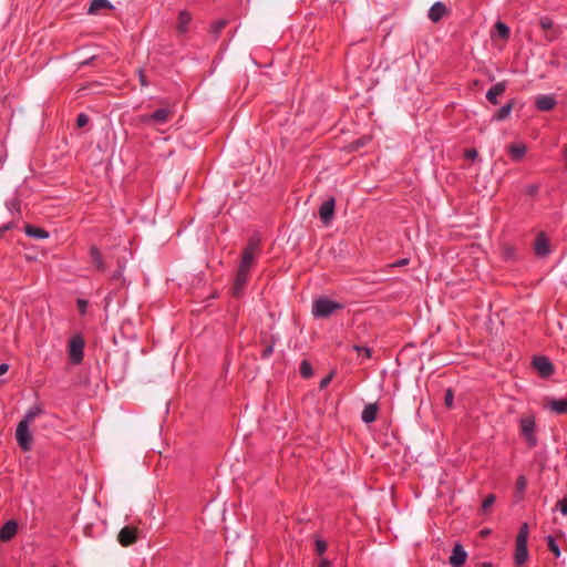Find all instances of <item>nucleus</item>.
Listing matches in <instances>:
<instances>
[{
	"label": "nucleus",
	"mask_w": 567,
	"mask_h": 567,
	"mask_svg": "<svg viewBox=\"0 0 567 567\" xmlns=\"http://www.w3.org/2000/svg\"><path fill=\"white\" fill-rule=\"evenodd\" d=\"M494 502H495V496H494V495H488V496L484 499V502H483V504H482V509H483L484 512H485V511H487V509L493 505V503H494Z\"/></svg>",
	"instance_id": "ea45409f"
},
{
	"label": "nucleus",
	"mask_w": 567,
	"mask_h": 567,
	"mask_svg": "<svg viewBox=\"0 0 567 567\" xmlns=\"http://www.w3.org/2000/svg\"><path fill=\"white\" fill-rule=\"evenodd\" d=\"M516 486H517V489L519 492H524L525 491V488L527 486V481H526V477L524 475L518 476L517 482H516Z\"/></svg>",
	"instance_id": "4c0bfd02"
},
{
	"label": "nucleus",
	"mask_w": 567,
	"mask_h": 567,
	"mask_svg": "<svg viewBox=\"0 0 567 567\" xmlns=\"http://www.w3.org/2000/svg\"><path fill=\"white\" fill-rule=\"evenodd\" d=\"M8 370H9V364H7V363H1V364H0V377H1L2 374L7 373V372H8Z\"/></svg>",
	"instance_id": "864d4df0"
},
{
	"label": "nucleus",
	"mask_w": 567,
	"mask_h": 567,
	"mask_svg": "<svg viewBox=\"0 0 567 567\" xmlns=\"http://www.w3.org/2000/svg\"><path fill=\"white\" fill-rule=\"evenodd\" d=\"M519 431L529 447H535L538 444L536 435V419L535 415L528 414L522 416L518 421Z\"/></svg>",
	"instance_id": "f257e3e1"
},
{
	"label": "nucleus",
	"mask_w": 567,
	"mask_h": 567,
	"mask_svg": "<svg viewBox=\"0 0 567 567\" xmlns=\"http://www.w3.org/2000/svg\"><path fill=\"white\" fill-rule=\"evenodd\" d=\"M243 251L245 254H249V255L256 257V255L259 251V239L256 237L250 238L247 246L244 248Z\"/></svg>",
	"instance_id": "bb28decb"
},
{
	"label": "nucleus",
	"mask_w": 567,
	"mask_h": 567,
	"mask_svg": "<svg viewBox=\"0 0 567 567\" xmlns=\"http://www.w3.org/2000/svg\"><path fill=\"white\" fill-rule=\"evenodd\" d=\"M42 413L41 408L34 405L31 406L27 413L24 414L23 419L20 421V423H24L27 425H31L32 421Z\"/></svg>",
	"instance_id": "b1692460"
},
{
	"label": "nucleus",
	"mask_w": 567,
	"mask_h": 567,
	"mask_svg": "<svg viewBox=\"0 0 567 567\" xmlns=\"http://www.w3.org/2000/svg\"><path fill=\"white\" fill-rule=\"evenodd\" d=\"M499 38L506 40L509 37V28L502 21H497L494 25Z\"/></svg>",
	"instance_id": "cd10ccee"
},
{
	"label": "nucleus",
	"mask_w": 567,
	"mask_h": 567,
	"mask_svg": "<svg viewBox=\"0 0 567 567\" xmlns=\"http://www.w3.org/2000/svg\"><path fill=\"white\" fill-rule=\"evenodd\" d=\"M315 545H316V550H317L319 556H322L324 554V551L327 550V548H328L327 543L323 539H320V538H317L315 540Z\"/></svg>",
	"instance_id": "72a5a7b5"
},
{
	"label": "nucleus",
	"mask_w": 567,
	"mask_h": 567,
	"mask_svg": "<svg viewBox=\"0 0 567 567\" xmlns=\"http://www.w3.org/2000/svg\"><path fill=\"white\" fill-rule=\"evenodd\" d=\"M537 192V186L532 185L528 187V194H535Z\"/></svg>",
	"instance_id": "5fc2aeb1"
},
{
	"label": "nucleus",
	"mask_w": 567,
	"mask_h": 567,
	"mask_svg": "<svg viewBox=\"0 0 567 567\" xmlns=\"http://www.w3.org/2000/svg\"><path fill=\"white\" fill-rule=\"evenodd\" d=\"M484 567H491V565L489 564H484Z\"/></svg>",
	"instance_id": "6e6d98bb"
},
{
	"label": "nucleus",
	"mask_w": 567,
	"mask_h": 567,
	"mask_svg": "<svg viewBox=\"0 0 567 567\" xmlns=\"http://www.w3.org/2000/svg\"><path fill=\"white\" fill-rule=\"evenodd\" d=\"M339 309H342V305L327 297L318 298L312 303V315L315 318H328Z\"/></svg>",
	"instance_id": "f03ea898"
},
{
	"label": "nucleus",
	"mask_w": 567,
	"mask_h": 567,
	"mask_svg": "<svg viewBox=\"0 0 567 567\" xmlns=\"http://www.w3.org/2000/svg\"><path fill=\"white\" fill-rule=\"evenodd\" d=\"M123 275V268L120 267L116 271H114L113 276H112V279L113 280H118Z\"/></svg>",
	"instance_id": "3c124183"
},
{
	"label": "nucleus",
	"mask_w": 567,
	"mask_h": 567,
	"mask_svg": "<svg viewBox=\"0 0 567 567\" xmlns=\"http://www.w3.org/2000/svg\"><path fill=\"white\" fill-rule=\"evenodd\" d=\"M272 351H274L272 346L267 347V348L264 350L262 357H264V358H268V357L272 353Z\"/></svg>",
	"instance_id": "603ef678"
},
{
	"label": "nucleus",
	"mask_w": 567,
	"mask_h": 567,
	"mask_svg": "<svg viewBox=\"0 0 567 567\" xmlns=\"http://www.w3.org/2000/svg\"><path fill=\"white\" fill-rule=\"evenodd\" d=\"M332 378H333V373H330V374L326 375L324 378H322L319 383V388L320 389L327 388L329 385V383L331 382Z\"/></svg>",
	"instance_id": "37998d69"
},
{
	"label": "nucleus",
	"mask_w": 567,
	"mask_h": 567,
	"mask_svg": "<svg viewBox=\"0 0 567 567\" xmlns=\"http://www.w3.org/2000/svg\"><path fill=\"white\" fill-rule=\"evenodd\" d=\"M243 251L245 254H249V255L256 257V255L259 251V239L256 237L250 238L247 246L244 248Z\"/></svg>",
	"instance_id": "a878e982"
},
{
	"label": "nucleus",
	"mask_w": 567,
	"mask_h": 567,
	"mask_svg": "<svg viewBox=\"0 0 567 567\" xmlns=\"http://www.w3.org/2000/svg\"><path fill=\"white\" fill-rule=\"evenodd\" d=\"M299 371L301 377L305 379H309L313 374V369L307 360L301 361Z\"/></svg>",
	"instance_id": "c756f323"
},
{
	"label": "nucleus",
	"mask_w": 567,
	"mask_h": 567,
	"mask_svg": "<svg viewBox=\"0 0 567 567\" xmlns=\"http://www.w3.org/2000/svg\"><path fill=\"white\" fill-rule=\"evenodd\" d=\"M506 90L505 82H498L493 85L486 93V99L494 105L498 103L497 96L502 95Z\"/></svg>",
	"instance_id": "2eb2a0df"
},
{
	"label": "nucleus",
	"mask_w": 567,
	"mask_h": 567,
	"mask_svg": "<svg viewBox=\"0 0 567 567\" xmlns=\"http://www.w3.org/2000/svg\"><path fill=\"white\" fill-rule=\"evenodd\" d=\"M408 264H409V259L402 258V259L395 261L392 266L393 267H403V266H406Z\"/></svg>",
	"instance_id": "8fccbe9b"
},
{
	"label": "nucleus",
	"mask_w": 567,
	"mask_h": 567,
	"mask_svg": "<svg viewBox=\"0 0 567 567\" xmlns=\"http://www.w3.org/2000/svg\"><path fill=\"white\" fill-rule=\"evenodd\" d=\"M378 406L375 403H371L364 406L361 419L364 423L369 424L377 419Z\"/></svg>",
	"instance_id": "6ab92c4d"
},
{
	"label": "nucleus",
	"mask_w": 567,
	"mask_h": 567,
	"mask_svg": "<svg viewBox=\"0 0 567 567\" xmlns=\"http://www.w3.org/2000/svg\"><path fill=\"white\" fill-rule=\"evenodd\" d=\"M336 200L333 197L324 200L319 208V216L324 225H329L334 217Z\"/></svg>",
	"instance_id": "423d86ee"
},
{
	"label": "nucleus",
	"mask_w": 567,
	"mask_h": 567,
	"mask_svg": "<svg viewBox=\"0 0 567 567\" xmlns=\"http://www.w3.org/2000/svg\"><path fill=\"white\" fill-rule=\"evenodd\" d=\"M539 24L544 30H549L553 27V21L551 19L544 17L539 20Z\"/></svg>",
	"instance_id": "79ce46f5"
},
{
	"label": "nucleus",
	"mask_w": 567,
	"mask_h": 567,
	"mask_svg": "<svg viewBox=\"0 0 567 567\" xmlns=\"http://www.w3.org/2000/svg\"><path fill=\"white\" fill-rule=\"evenodd\" d=\"M173 112L167 107H161L157 109L155 112L152 113V118L154 124L162 125L169 121L172 117Z\"/></svg>",
	"instance_id": "dca6fc26"
},
{
	"label": "nucleus",
	"mask_w": 567,
	"mask_h": 567,
	"mask_svg": "<svg viewBox=\"0 0 567 567\" xmlns=\"http://www.w3.org/2000/svg\"><path fill=\"white\" fill-rule=\"evenodd\" d=\"M453 400H454L453 391L451 389H447L445 392V398H444L445 405L451 408L453 405Z\"/></svg>",
	"instance_id": "58836bf2"
},
{
	"label": "nucleus",
	"mask_w": 567,
	"mask_h": 567,
	"mask_svg": "<svg viewBox=\"0 0 567 567\" xmlns=\"http://www.w3.org/2000/svg\"><path fill=\"white\" fill-rule=\"evenodd\" d=\"M534 250L538 257H546L550 252L549 243L544 233L536 236Z\"/></svg>",
	"instance_id": "6e6552de"
},
{
	"label": "nucleus",
	"mask_w": 567,
	"mask_h": 567,
	"mask_svg": "<svg viewBox=\"0 0 567 567\" xmlns=\"http://www.w3.org/2000/svg\"><path fill=\"white\" fill-rule=\"evenodd\" d=\"M547 539V546H548V549L556 556V557H559L560 556V548L556 542V539L553 537V536H547L546 537Z\"/></svg>",
	"instance_id": "7c9ffc66"
},
{
	"label": "nucleus",
	"mask_w": 567,
	"mask_h": 567,
	"mask_svg": "<svg viewBox=\"0 0 567 567\" xmlns=\"http://www.w3.org/2000/svg\"><path fill=\"white\" fill-rule=\"evenodd\" d=\"M478 156V153L474 148H470L465 151V157L468 159H475Z\"/></svg>",
	"instance_id": "a18cd8bd"
},
{
	"label": "nucleus",
	"mask_w": 567,
	"mask_h": 567,
	"mask_svg": "<svg viewBox=\"0 0 567 567\" xmlns=\"http://www.w3.org/2000/svg\"><path fill=\"white\" fill-rule=\"evenodd\" d=\"M446 6L441 1H436L430 8L427 17L432 22L436 23L446 14Z\"/></svg>",
	"instance_id": "f8f14e48"
},
{
	"label": "nucleus",
	"mask_w": 567,
	"mask_h": 567,
	"mask_svg": "<svg viewBox=\"0 0 567 567\" xmlns=\"http://www.w3.org/2000/svg\"><path fill=\"white\" fill-rule=\"evenodd\" d=\"M528 558L527 543L516 542L514 560L517 566H522Z\"/></svg>",
	"instance_id": "4468645a"
},
{
	"label": "nucleus",
	"mask_w": 567,
	"mask_h": 567,
	"mask_svg": "<svg viewBox=\"0 0 567 567\" xmlns=\"http://www.w3.org/2000/svg\"><path fill=\"white\" fill-rule=\"evenodd\" d=\"M6 208L10 212L11 215H20L21 210V200L19 197L14 196L6 200Z\"/></svg>",
	"instance_id": "5701e85b"
},
{
	"label": "nucleus",
	"mask_w": 567,
	"mask_h": 567,
	"mask_svg": "<svg viewBox=\"0 0 567 567\" xmlns=\"http://www.w3.org/2000/svg\"><path fill=\"white\" fill-rule=\"evenodd\" d=\"M226 24H227V21L225 19H220V20L216 21L212 27V32L217 37L223 31V29L226 27Z\"/></svg>",
	"instance_id": "473e14b6"
},
{
	"label": "nucleus",
	"mask_w": 567,
	"mask_h": 567,
	"mask_svg": "<svg viewBox=\"0 0 567 567\" xmlns=\"http://www.w3.org/2000/svg\"><path fill=\"white\" fill-rule=\"evenodd\" d=\"M13 227H14L13 221L7 223L0 227V233L4 234V233L11 230Z\"/></svg>",
	"instance_id": "49530a36"
},
{
	"label": "nucleus",
	"mask_w": 567,
	"mask_h": 567,
	"mask_svg": "<svg viewBox=\"0 0 567 567\" xmlns=\"http://www.w3.org/2000/svg\"><path fill=\"white\" fill-rule=\"evenodd\" d=\"M190 21L192 14L186 10L181 11L178 14L177 32L179 34L186 33L188 31V25Z\"/></svg>",
	"instance_id": "f3484780"
},
{
	"label": "nucleus",
	"mask_w": 567,
	"mask_h": 567,
	"mask_svg": "<svg viewBox=\"0 0 567 567\" xmlns=\"http://www.w3.org/2000/svg\"><path fill=\"white\" fill-rule=\"evenodd\" d=\"M557 508L559 509L561 515H567V495L563 497L560 501H558Z\"/></svg>",
	"instance_id": "c9c22d12"
},
{
	"label": "nucleus",
	"mask_w": 567,
	"mask_h": 567,
	"mask_svg": "<svg viewBox=\"0 0 567 567\" xmlns=\"http://www.w3.org/2000/svg\"><path fill=\"white\" fill-rule=\"evenodd\" d=\"M84 340L81 336H74L69 342V355L74 364H79L83 360Z\"/></svg>",
	"instance_id": "7ed1b4c3"
},
{
	"label": "nucleus",
	"mask_w": 567,
	"mask_h": 567,
	"mask_svg": "<svg viewBox=\"0 0 567 567\" xmlns=\"http://www.w3.org/2000/svg\"><path fill=\"white\" fill-rule=\"evenodd\" d=\"M90 258H91V262L95 269H97L100 271H105L104 260H103L101 251L99 250L97 247H95V246L91 247Z\"/></svg>",
	"instance_id": "a211bd4d"
},
{
	"label": "nucleus",
	"mask_w": 567,
	"mask_h": 567,
	"mask_svg": "<svg viewBox=\"0 0 567 567\" xmlns=\"http://www.w3.org/2000/svg\"><path fill=\"white\" fill-rule=\"evenodd\" d=\"M111 8H113V6L109 0H92L87 12L90 14H96L104 9H111Z\"/></svg>",
	"instance_id": "412c9836"
},
{
	"label": "nucleus",
	"mask_w": 567,
	"mask_h": 567,
	"mask_svg": "<svg viewBox=\"0 0 567 567\" xmlns=\"http://www.w3.org/2000/svg\"><path fill=\"white\" fill-rule=\"evenodd\" d=\"M16 440L22 451L28 452L31 449L32 436L30 433V425L20 423L16 430Z\"/></svg>",
	"instance_id": "20e7f679"
},
{
	"label": "nucleus",
	"mask_w": 567,
	"mask_h": 567,
	"mask_svg": "<svg viewBox=\"0 0 567 567\" xmlns=\"http://www.w3.org/2000/svg\"><path fill=\"white\" fill-rule=\"evenodd\" d=\"M89 123V116L84 113H81L76 117V125L78 127H83Z\"/></svg>",
	"instance_id": "e433bc0d"
},
{
	"label": "nucleus",
	"mask_w": 567,
	"mask_h": 567,
	"mask_svg": "<svg viewBox=\"0 0 567 567\" xmlns=\"http://www.w3.org/2000/svg\"><path fill=\"white\" fill-rule=\"evenodd\" d=\"M533 367L542 378H548L554 372V365L548 358L539 355L533 360Z\"/></svg>",
	"instance_id": "39448f33"
},
{
	"label": "nucleus",
	"mask_w": 567,
	"mask_h": 567,
	"mask_svg": "<svg viewBox=\"0 0 567 567\" xmlns=\"http://www.w3.org/2000/svg\"><path fill=\"white\" fill-rule=\"evenodd\" d=\"M249 270L239 269L236 274L234 287H233V293L234 296L238 297L244 290V287L247 284L248 280Z\"/></svg>",
	"instance_id": "9b49d317"
},
{
	"label": "nucleus",
	"mask_w": 567,
	"mask_h": 567,
	"mask_svg": "<svg viewBox=\"0 0 567 567\" xmlns=\"http://www.w3.org/2000/svg\"><path fill=\"white\" fill-rule=\"evenodd\" d=\"M18 532V523L14 519L8 520L1 528H0V539L3 543L10 542Z\"/></svg>",
	"instance_id": "9d476101"
},
{
	"label": "nucleus",
	"mask_w": 567,
	"mask_h": 567,
	"mask_svg": "<svg viewBox=\"0 0 567 567\" xmlns=\"http://www.w3.org/2000/svg\"><path fill=\"white\" fill-rule=\"evenodd\" d=\"M4 234L0 233V238L3 236Z\"/></svg>",
	"instance_id": "4d7b16f0"
},
{
	"label": "nucleus",
	"mask_w": 567,
	"mask_h": 567,
	"mask_svg": "<svg viewBox=\"0 0 567 567\" xmlns=\"http://www.w3.org/2000/svg\"><path fill=\"white\" fill-rule=\"evenodd\" d=\"M318 567H331V561L326 557H321L319 559Z\"/></svg>",
	"instance_id": "de8ad7c7"
},
{
	"label": "nucleus",
	"mask_w": 567,
	"mask_h": 567,
	"mask_svg": "<svg viewBox=\"0 0 567 567\" xmlns=\"http://www.w3.org/2000/svg\"><path fill=\"white\" fill-rule=\"evenodd\" d=\"M557 105L554 94H540L535 97V106L538 111L547 112Z\"/></svg>",
	"instance_id": "0eeeda50"
},
{
	"label": "nucleus",
	"mask_w": 567,
	"mask_h": 567,
	"mask_svg": "<svg viewBox=\"0 0 567 567\" xmlns=\"http://www.w3.org/2000/svg\"><path fill=\"white\" fill-rule=\"evenodd\" d=\"M140 122L142 124H145V125L154 124L153 118H152V113L151 114H143V115H141L140 116Z\"/></svg>",
	"instance_id": "c03bdc74"
},
{
	"label": "nucleus",
	"mask_w": 567,
	"mask_h": 567,
	"mask_svg": "<svg viewBox=\"0 0 567 567\" xmlns=\"http://www.w3.org/2000/svg\"><path fill=\"white\" fill-rule=\"evenodd\" d=\"M353 348L359 355H363L364 358L371 357V350L369 348L360 346H354Z\"/></svg>",
	"instance_id": "f704fd0d"
},
{
	"label": "nucleus",
	"mask_w": 567,
	"mask_h": 567,
	"mask_svg": "<svg viewBox=\"0 0 567 567\" xmlns=\"http://www.w3.org/2000/svg\"><path fill=\"white\" fill-rule=\"evenodd\" d=\"M24 233L27 236L35 239H47L49 238V231L43 228L34 227L31 225H27L24 228Z\"/></svg>",
	"instance_id": "aec40b11"
},
{
	"label": "nucleus",
	"mask_w": 567,
	"mask_h": 567,
	"mask_svg": "<svg viewBox=\"0 0 567 567\" xmlns=\"http://www.w3.org/2000/svg\"><path fill=\"white\" fill-rule=\"evenodd\" d=\"M254 260H255L254 256H251L249 254H245L243 251L239 269H244V270H249L250 271V268H251V266L254 264Z\"/></svg>",
	"instance_id": "c85d7f7f"
},
{
	"label": "nucleus",
	"mask_w": 567,
	"mask_h": 567,
	"mask_svg": "<svg viewBox=\"0 0 567 567\" xmlns=\"http://www.w3.org/2000/svg\"><path fill=\"white\" fill-rule=\"evenodd\" d=\"M509 154L513 161H520L526 154V146L522 143L512 144L509 146Z\"/></svg>",
	"instance_id": "4be33fe9"
},
{
	"label": "nucleus",
	"mask_w": 567,
	"mask_h": 567,
	"mask_svg": "<svg viewBox=\"0 0 567 567\" xmlns=\"http://www.w3.org/2000/svg\"><path fill=\"white\" fill-rule=\"evenodd\" d=\"M78 310L79 312L84 316L86 313V309H87V301L84 300V299H78Z\"/></svg>",
	"instance_id": "a19ab883"
},
{
	"label": "nucleus",
	"mask_w": 567,
	"mask_h": 567,
	"mask_svg": "<svg viewBox=\"0 0 567 567\" xmlns=\"http://www.w3.org/2000/svg\"><path fill=\"white\" fill-rule=\"evenodd\" d=\"M117 539L122 546H130L136 542V530L125 526L120 530Z\"/></svg>",
	"instance_id": "ddd939ff"
},
{
	"label": "nucleus",
	"mask_w": 567,
	"mask_h": 567,
	"mask_svg": "<svg viewBox=\"0 0 567 567\" xmlns=\"http://www.w3.org/2000/svg\"><path fill=\"white\" fill-rule=\"evenodd\" d=\"M513 110V104L512 103H507L505 105H503L494 115H493V120H496V121H503L505 118H507L511 114Z\"/></svg>",
	"instance_id": "393cba45"
},
{
	"label": "nucleus",
	"mask_w": 567,
	"mask_h": 567,
	"mask_svg": "<svg viewBox=\"0 0 567 567\" xmlns=\"http://www.w3.org/2000/svg\"><path fill=\"white\" fill-rule=\"evenodd\" d=\"M467 558V553L461 544H455L450 556V564L453 567H461Z\"/></svg>",
	"instance_id": "1a4fd4ad"
},
{
	"label": "nucleus",
	"mask_w": 567,
	"mask_h": 567,
	"mask_svg": "<svg viewBox=\"0 0 567 567\" xmlns=\"http://www.w3.org/2000/svg\"><path fill=\"white\" fill-rule=\"evenodd\" d=\"M528 535H529L528 524L524 523L519 528V532L516 537V542L527 543Z\"/></svg>",
	"instance_id": "2f4dec72"
},
{
	"label": "nucleus",
	"mask_w": 567,
	"mask_h": 567,
	"mask_svg": "<svg viewBox=\"0 0 567 567\" xmlns=\"http://www.w3.org/2000/svg\"><path fill=\"white\" fill-rule=\"evenodd\" d=\"M138 76H140V82H141V85L142 86H147V81H146V78H145V74H144V71L143 70H140L138 71Z\"/></svg>",
	"instance_id": "09e8293b"
}]
</instances>
